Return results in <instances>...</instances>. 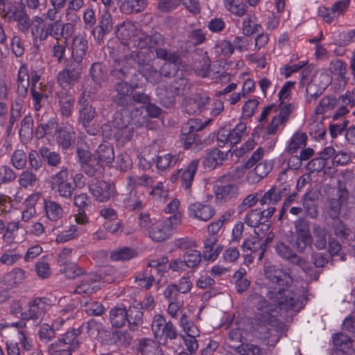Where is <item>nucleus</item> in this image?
I'll return each mask as SVG.
<instances>
[{"label":"nucleus","instance_id":"nucleus-1","mask_svg":"<svg viewBox=\"0 0 355 355\" xmlns=\"http://www.w3.org/2000/svg\"><path fill=\"white\" fill-rule=\"evenodd\" d=\"M142 73L147 81L155 84L162 79V73L152 64L147 62L145 52L133 51L129 56L114 60L111 75L119 80H136L138 73Z\"/></svg>","mask_w":355,"mask_h":355},{"label":"nucleus","instance_id":"nucleus-2","mask_svg":"<svg viewBox=\"0 0 355 355\" xmlns=\"http://www.w3.org/2000/svg\"><path fill=\"white\" fill-rule=\"evenodd\" d=\"M264 277L268 281L267 292L281 294L293 284V279L285 269L268 264L263 268Z\"/></svg>","mask_w":355,"mask_h":355},{"label":"nucleus","instance_id":"nucleus-3","mask_svg":"<svg viewBox=\"0 0 355 355\" xmlns=\"http://www.w3.org/2000/svg\"><path fill=\"white\" fill-rule=\"evenodd\" d=\"M182 223V214L180 212L173 216L159 220L150 227L149 236L155 241L160 242L167 239Z\"/></svg>","mask_w":355,"mask_h":355},{"label":"nucleus","instance_id":"nucleus-4","mask_svg":"<svg viewBox=\"0 0 355 355\" xmlns=\"http://www.w3.org/2000/svg\"><path fill=\"white\" fill-rule=\"evenodd\" d=\"M266 297L275 302L282 310L299 311L304 306V298L293 291L286 289L281 294L270 291L266 293Z\"/></svg>","mask_w":355,"mask_h":355},{"label":"nucleus","instance_id":"nucleus-5","mask_svg":"<svg viewBox=\"0 0 355 355\" xmlns=\"http://www.w3.org/2000/svg\"><path fill=\"white\" fill-rule=\"evenodd\" d=\"M226 176L220 177L214 186L216 203L223 205L235 201L239 196V187L234 182L226 181Z\"/></svg>","mask_w":355,"mask_h":355},{"label":"nucleus","instance_id":"nucleus-6","mask_svg":"<svg viewBox=\"0 0 355 355\" xmlns=\"http://www.w3.org/2000/svg\"><path fill=\"white\" fill-rule=\"evenodd\" d=\"M82 73V64L69 61L57 75V83L62 88L60 91H70L79 81Z\"/></svg>","mask_w":355,"mask_h":355},{"label":"nucleus","instance_id":"nucleus-7","mask_svg":"<svg viewBox=\"0 0 355 355\" xmlns=\"http://www.w3.org/2000/svg\"><path fill=\"white\" fill-rule=\"evenodd\" d=\"M152 331L155 338L159 340L162 339L167 342L168 340H175L178 337V332L172 322H166L164 317L160 314L155 315L151 324Z\"/></svg>","mask_w":355,"mask_h":355},{"label":"nucleus","instance_id":"nucleus-8","mask_svg":"<svg viewBox=\"0 0 355 355\" xmlns=\"http://www.w3.org/2000/svg\"><path fill=\"white\" fill-rule=\"evenodd\" d=\"M349 193L345 187L339 186L336 193L328 196L326 200V210L328 216L332 219H338L341 208L348 203Z\"/></svg>","mask_w":355,"mask_h":355},{"label":"nucleus","instance_id":"nucleus-9","mask_svg":"<svg viewBox=\"0 0 355 355\" xmlns=\"http://www.w3.org/2000/svg\"><path fill=\"white\" fill-rule=\"evenodd\" d=\"M68 175L67 168L62 167L58 173L51 177L50 181L51 190L55 191L60 197L65 199H71L75 191L73 184L67 182Z\"/></svg>","mask_w":355,"mask_h":355},{"label":"nucleus","instance_id":"nucleus-10","mask_svg":"<svg viewBox=\"0 0 355 355\" xmlns=\"http://www.w3.org/2000/svg\"><path fill=\"white\" fill-rule=\"evenodd\" d=\"M135 82L129 83L127 81H119L114 85L112 101L118 106L127 107L131 106V96L137 88Z\"/></svg>","mask_w":355,"mask_h":355},{"label":"nucleus","instance_id":"nucleus-11","mask_svg":"<svg viewBox=\"0 0 355 355\" xmlns=\"http://www.w3.org/2000/svg\"><path fill=\"white\" fill-rule=\"evenodd\" d=\"M246 131L247 126L244 123H238L232 130L221 128L217 133L218 145L220 147H223L227 143L236 145L241 141L243 136L247 135Z\"/></svg>","mask_w":355,"mask_h":355},{"label":"nucleus","instance_id":"nucleus-12","mask_svg":"<svg viewBox=\"0 0 355 355\" xmlns=\"http://www.w3.org/2000/svg\"><path fill=\"white\" fill-rule=\"evenodd\" d=\"M252 300L257 309L260 311L256 315V320L263 325H268L272 322L275 320L272 314L275 311L274 305L258 294L254 295Z\"/></svg>","mask_w":355,"mask_h":355},{"label":"nucleus","instance_id":"nucleus-13","mask_svg":"<svg viewBox=\"0 0 355 355\" xmlns=\"http://www.w3.org/2000/svg\"><path fill=\"white\" fill-rule=\"evenodd\" d=\"M90 91L85 89L78 98V121L82 124L91 123L96 116L97 112L89 101Z\"/></svg>","mask_w":355,"mask_h":355},{"label":"nucleus","instance_id":"nucleus-14","mask_svg":"<svg viewBox=\"0 0 355 355\" xmlns=\"http://www.w3.org/2000/svg\"><path fill=\"white\" fill-rule=\"evenodd\" d=\"M89 190L94 198L99 202H106L114 196V186L104 180H93L89 184Z\"/></svg>","mask_w":355,"mask_h":355},{"label":"nucleus","instance_id":"nucleus-15","mask_svg":"<svg viewBox=\"0 0 355 355\" xmlns=\"http://www.w3.org/2000/svg\"><path fill=\"white\" fill-rule=\"evenodd\" d=\"M49 300L45 297L35 298L28 303V309L21 313V319L40 321L49 306Z\"/></svg>","mask_w":355,"mask_h":355},{"label":"nucleus","instance_id":"nucleus-16","mask_svg":"<svg viewBox=\"0 0 355 355\" xmlns=\"http://www.w3.org/2000/svg\"><path fill=\"white\" fill-rule=\"evenodd\" d=\"M179 92L180 87L176 80L169 84L161 85L156 89L160 103L166 107H170L174 104L175 96Z\"/></svg>","mask_w":355,"mask_h":355},{"label":"nucleus","instance_id":"nucleus-17","mask_svg":"<svg viewBox=\"0 0 355 355\" xmlns=\"http://www.w3.org/2000/svg\"><path fill=\"white\" fill-rule=\"evenodd\" d=\"M88 42L86 37L82 33L76 34L73 37L71 46V62L82 64L83 58L88 51Z\"/></svg>","mask_w":355,"mask_h":355},{"label":"nucleus","instance_id":"nucleus-18","mask_svg":"<svg viewBox=\"0 0 355 355\" xmlns=\"http://www.w3.org/2000/svg\"><path fill=\"white\" fill-rule=\"evenodd\" d=\"M215 214V209L209 204L200 202L191 203L188 207V216L202 221H207Z\"/></svg>","mask_w":355,"mask_h":355},{"label":"nucleus","instance_id":"nucleus-19","mask_svg":"<svg viewBox=\"0 0 355 355\" xmlns=\"http://www.w3.org/2000/svg\"><path fill=\"white\" fill-rule=\"evenodd\" d=\"M132 338L130 334L124 331H114L110 332L104 339H101V343L107 345H113L118 348L128 347L131 343Z\"/></svg>","mask_w":355,"mask_h":355},{"label":"nucleus","instance_id":"nucleus-20","mask_svg":"<svg viewBox=\"0 0 355 355\" xmlns=\"http://www.w3.org/2000/svg\"><path fill=\"white\" fill-rule=\"evenodd\" d=\"M242 248L245 252H251L250 257L252 259L257 258L258 261H261L264 256L266 245L262 243L258 236H252L243 241Z\"/></svg>","mask_w":355,"mask_h":355},{"label":"nucleus","instance_id":"nucleus-21","mask_svg":"<svg viewBox=\"0 0 355 355\" xmlns=\"http://www.w3.org/2000/svg\"><path fill=\"white\" fill-rule=\"evenodd\" d=\"M32 33L40 40H45L49 36H52L55 40H59L60 21H55L42 26L40 24L35 25Z\"/></svg>","mask_w":355,"mask_h":355},{"label":"nucleus","instance_id":"nucleus-22","mask_svg":"<svg viewBox=\"0 0 355 355\" xmlns=\"http://www.w3.org/2000/svg\"><path fill=\"white\" fill-rule=\"evenodd\" d=\"M198 164L199 160L195 159H193L184 169L178 171V175L180 180L181 186L184 189L188 190L191 188Z\"/></svg>","mask_w":355,"mask_h":355},{"label":"nucleus","instance_id":"nucleus-23","mask_svg":"<svg viewBox=\"0 0 355 355\" xmlns=\"http://www.w3.org/2000/svg\"><path fill=\"white\" fill-rule=\"evenodd\" d=\"M60 112L62 116L70 117L74 110L75 100L70 91H59L57 93Z\"/></svg>","mask_w":355,"mask_h":355},{"label":"nucleus","instance_id":"nucleus-24","mask_svg":"<svg viewBox=\"0 0 355 355\" xmlns=\"http://www.w3.org/2000/svg\"><path fill=\"white\" fill-rule=\"evenodd\" d=\"M286 185L284 187H277V186L272 187L268 191H266L261 198L259 200L261 205L264 206H274L277 205L285 194V191L288 190Z\"/></svg>","mask_w":355,"mask_h":355},{"label":"nucleus","instance_id":"nucleus-25","mask_svg":"<svg viewBox=\"0 0 355 355\" xmlns=\"http://www.w3.org/2000/svg\"><path fill=\"white\" fill-rule=\"evenodd\" d=\"M98 277L94 274L85 275L80 282L76 286L74 293L86 294L87 295L95 293L99 286L97 284Z\"/></svg>","mask_w":355,"mask_h":355},{"label":"nucleus","instance_id":"nucleus-26","mask_svg":"<svg viewBox=\"0 0 355 355\" xmlns=\"http://www.w3.org/2000/svg\"><path fill=\"white\" fill-rule=\"evenodd\" d=\"M127 309L123 305H116L110 311V322L112 327L120 328L128 322Z\"/></svg>","mask_w":355,"mask_h":355},{"label":"nucleus","instance_id":"nucleus-27","mask_svg":"<svg viewBox=\"0 0 355 355\" xmlns=\"http://www.w3.org/2000/svg\"><path fill=\"white\" fill-rule=\"evenodd\" d=\"M76 134L72 129L67 128H60L58 132L56 141L58 146L62 150H68L75 144Z\"/></svg>","mask_w":355,"mask_h":355},{"label":"nucleus","instance_id":"nucleus-28","mask_svg":"<svg viewBox=\"0 0 355 355\" xmlns=\"http://www.w3.org/2000/svg\"><path fill=\"white\" fill-rule=\"evenodd\" d=\"M86 332L90 337L97 338L101 343L107 334V330L105 324L94 319L89 320L85 324Z\"/></svg>","mask_w":355,"mask_h":355},{"label":"nucleus","instance_id":"nucleus-29","mask_svg":"<svg viewBox=\"0 0 355 355\" xmlns=\"http://www.w3.org/2000/svg\"><path fill=\"white\" fill-rule=\"evenodd\" d=\"M148 5V0H123L119 6L120 11L125 15L143 12Z\"/></svg>","mask_w":355,"mask_h":355},{"label":"nucleus","instance_id":"nucleus-30","mask_svg":"<svg viewBox=\"0 0 355 355\" xmlns=\"http://www.w3.org/2000/svg\"><path fill=\"white\" fill-rule=\"evenodd\" d=\"M44 210L47 218L53 222H59L64 216V210L61 205L51 200L44 201Z\"/></svg>","mask_w":355,"mask_h":355},{"label":"nucleus","instance_id":"nucleus-31","mask_svg":"<svg viewBox=\"0 0 355 355\" xmlns=\"http://www.w3.org/2000/svg\"><path fill=\"white\" fill-rule=\"evenodd\" d=\"M272 168V164L268 161H263L259 163L254 171L249 173L248 179L253 182H258L266 177Z\"/></svg>","mask_w":355,"mask_h":355},{"label":"nucleus","instance_id":"nucleus-32","mask_svg":"<svg viewBox=\"0 0 355 355\" xmlns=\"http://www.w3.org/2000/svg\"><path fill=\"white\" fill-rule=\"evenodd\" d=\"M30 85V76L28 68L22 65L18 71L17 91L20 96L24 97L28 94V89Z\"/></svg>","mask_w":355,"mask_h":355},{"label":"nucleus","instance_id":"nucleus-33","mask_svg":"<svg viewBox=\"0 0 355 355\" xmlns=\"http://www.w3.org/2000/svg\"><path fill=\"white\" fill-rule=\"evenodd\" d=\"M231 348L239 355H263V351L259 346L251 343H232Z\"/></svg>","mask_w":355,"mask_h":355},{"label":"nucleus","instance_id":"nucleus-34","mask_svg":"<svg viewBox=\"0 0 355 355\" xmlns=\"http://www.w3.org/2000/svg\"><path fill=\"white\" fill-rule=\"evenodd\" d=\"M139 350L142 355H164L160 346L155 341L148 338L140 340Z\"/></svg>","mask_w":355,"mask_h":355},{"label":"nucleus","instance_id":"nucleus-35","mask_svg":"<svg viewBox=\"0 0 355 355\" xmlns=\"http://www.w3.org/2000/svg\"><path fill=\"white\" fill-rule=\"evenodd\" d=\"M116 33L119 38L123 40H129L136 37L137 29L132 22L124 21L116 26Z\"/></svg>","mask_w":355,"mask_h":355},{"label":"nucleus","instance_id":"nucleus-36","mask_svg":"<svg viewBox=\"0 0 355 355\" xmlns=\"http://www.w3.org/2000/svg\"><path fill=\"white\" fill-rule=\"evenodd\" d=\"M261 28L257 23V18L254 14L248 15L243 20L242 31L245 36H251L258 33Z\"/></svg>","mask_w":355,"mask_h":355},{"label":"nucleus","instance_id":"nucleus-37","mask_svg":"<svg viewBox=\"0 0 355 355\" xmlns=\"http://www.w3.org/2000/svg\"><path fill=\"white\" fill-rule=\"evenodd\" d=\"M137 252L130 247L116 248L110 252V258L113 261H126L135 257Z\"/></svg>","mask_w":355,"mask_h":355},{"label":"nucleus","instance_id":"nucleus-38","mask_svg":"<svg viewBox=\"0 0 355 355\" xmlns=\"http://www.w3.org/2000/svg\"><path fill=\"white\" fill-rule=\"evenodd\" d=\"M80 334V331L78 329H72L67 331L60 338L57 340H60V343L63 345L68 346L69 349L73 352L79 345L78 336Z\"/></svg>","mask_w":355,"mask_h":355},{"label":"nucleus","instance_id":"nucleus-39","mask_svg":"<svg viewBox=\"0 0 355 355\" xmlns=\"http://www.w3.org/2000/svg\"><path fill=\"white\" fill-rule=\"evenodd\" d=\"M24 279V270L19 268H15L5 275L3 281L5 285L8 287L12 288L21 284Z\"/></svg>","mask_w":355,"mask_h":355},{"label":"nucleus","instance_id":"nucleus-40","mask_svg":"<svg viewBox=\"0 0 355 355\" xmlns=\"http://www.w3.org/2000/svg\"><path fill=\"white\" fill-rule=\"evenodd\" d=\"M31 95L33 101H35L34 107L36 110H39L41 107L40 98L44 96L43 94L37 92V89L42 88V83H39L40 80V76L36 71L31 72Z\"/></svg>","mask_w":355,"mask_h":355},{"label":"nucleus","instance_id":"nucleus-41","mask_svg":"<svg viewBox=\"0 0 355 355\" xmlns=\"http://www.w3.org/2000/svg\"><path fill=\"white\" fill-rule=\"evenodd\" d=\"M127 114L128 112L125 110H121L114 114L112 120L110 121V126L113 132L120 128H125L127 125L130 123V118Z\"/></svg>","mask_w":355,"mask_h":355},{"label":"nucleus","instance_id":"nucleus-42","mask_svg":"<svg viewBox=\"0 0 355 355\" xmlns=\"http://www.w3.org/2000/svg\"><path fill=\"white\" fill-rule=\"evenodd\" d=\"M224 160V153L218 148H213L206 155L203 164L205 167L213 169L220 165Z\"/></svg>","mask_w":355,"mask_h":355},{"label":"nucleus","instance_id":"nucleus-43","mask_svg":"<svg viewBox=\"0 0 355 355\" xmlns=\"http://www.w3.org/2000/svg\"><path fill=\"white\" fill-rule=\"evenodd\" d=\"M96 155L100 162L111 164L114 159V148L108 144H101L96 151Z\"/></svg>","mask_w":355,"mask_h":355},{"label":"nucleus","instance_id":"nucleus-44","mask_svg":"<svg viewBox=\"0 0 355 355\" xmlns=\"http://www.w3.org/2000/svg\"><path fill=\"white\" fill-rule=\"evenodd\" d=\"M211 121V119H209L205 123H202L201 121L198 119H191L188 120L182 127V137L195 134L202 130Z\"/></svg>","mask_w":355,"mask_h":355},{"label":"nucleus","instance_id":"nucleus-45","mask_svg":"<svg viewBox=\"0 0 355 355\" xmlns=\"http://www.w3.org/2000/svg\"><path fill=\"white\" fill-rule=\"evenodd\" d=\"M178 160L179 155L178 154L167 153L158 155L156 159V166L159 171H164L175 166Z\"/></svg>","mask_w":355,"mask_h":355},{"label":"nucleus","instance_id":"nucleus-46","mask_svg":"<svg viewBox=\"0 0 355 355\" xmlns=\"http://www.w3.org/2000/svg\"><path fill=\"white\" fill-rule=\"evenodd\" d=\"M127 313L128 322L131 329H135V327L142 324L144 313L139 306H130L127 309Z\"/></svg>","mask_w":355,"mask_h":355},{"label":"nucleus","instance_id":"nucleus-47","mask_svg":"<svg viewBox=\"0 0 355 355\" xmlns=\"http://www.w3.org/2000/svg\"><path fill=\"white\" fill-rule=\"evenodd\" d=\"M42 160L50 166H57L61 162V157L58 153L51 151L47 147L42 146L39 150Z\"/></svg>","mask_w":355,"mask_h":355},{"label":"nucleus","instance_id":"nucleus-48","mask_svg":"<svg viewBox=\"0 0 355 355\" xmlns=\"http://www.w3.org/2000/svg\"><path fill=\"white\" fill-rule=\"evenodd\" d=\"M314 155V150L312 148H306L301 150L300 155L291 157L288 160V166L293 169H297L302 165V161L309 160Z\"/></svg>","mask_w":355,"mask_h":355},{"label":"nucleus","instance_id":"nucleus-49","mask_svg":"<svg viewBox=\"0 0 355 355\" xmlns=\"http://www.w3.org/2000/svg\"><path fill=\"white\" fill-rule=\"evenodd\" d=\"M307 135L304 132H295L291 137L287 152L289 154L295 153L299 148L306 146Z\"/></svg>","mask_w":355,"mask_h":355},{"label":"nucleus","instance_id":"nucleus-50","mask_svg":"<svg viewBox=\"0 0 355 355\" xmlns=\"http://www.w3.org/2000/svg\"><path fill=\"white\" fill-rule=\"evenodd\" d=\"M156 57L158 59L165 60L169 63L178 66L181 63V58L175 51H168L166 49L159 47L155 51Z\"/></svg>","mask_w":355,"mask_h":355},{"label":"nucleus","instance_id":"nucleus-51","mask_svg":"<svg viewBox=\"0 0 355 355\" xmlns=\"http://www.w3.org/2000/svg\"><path fill=\"white\" fill-rule=\"evenodd\" d=\"M182 258L187 268H196L201 262L202 255L200 251L189 249L183 254Z\"/></svg>","mask_w":355,"mask_h":355},{"label":"nucleus","instance_id":"nucleus-52","mask_svg":"<svg viewBox=\"0 0 355 355\" xmlns=\"http://www.w3.org/2000/svg\"><path fill=\"white\" fill-rule=\"evenodd\" d=\"M313 243L312 236L295 235L291 244L299 253H304L307 248H311Z\"/></svg>","mask_w":355,"mask_h":355},{"label":"nucleus","instance_id":"nucleus-53","mask_svg":"<svg viewBox=\"0 0 355 355\" xmlns=\"http://www.w3.org/2000/svg\"><path fill=\"white\" fill-rule=\"evenodd\" d=\"M194 68L199 76L206 77L209 73L210 60L205 55H198L194 58Z\"/></svg>","mask_w":355,"mask_h":355},{"label":"nucleus","instance_id":"nucleus-54","mask_svg":"<svg viewBox=\"0 0 355 355\" xmlns=\"http://www.w3.org/2000/svg\"><path fill=\"white\" fill-rule=\"evenodd\" d=\"M313 242L315 248L319 250H324L327 246V231L325 229L317 226L313 229Z\"/></svg>","mask_w":355,"mask_h":355},{"label":"nucleus","instance_id":"nucleus-55","mask_svg":"<svg viewBox=\"0 0 355 355\" xmlns=\"http://www.w3.org/2000/svg\"><path fill=\"white\" fill-rule=\"evenodd\" d=\"M123 202L125 207L130 209L131 210H139L143 207L141 200L138 197L137 191L133 189L126 195L123 200Z\"/></svg>","mask_w":355,"mask_h":355},{"label":"nucleus","instance_id":"nucleus-56","mask_svg":"<svg viewBox=\"0 0 355 355\" xmlns=\"http://www.w3.org/2000/svg\"><path fill=\"white\" fill-rule=\"evenodd\" d=\"M49 355H72L69 347L60 343V340H55L49 343L46 348Z\"/></svg>","mask_w":355,"mask_h":355},{"label":"nucleus","instance_id":"nucleus-57","mask_svg":"<svg viewBox=\"0 0 355 355\" xmlns=\"http://www.w3.org/2000/svg\"><path fill=\"white\" fill-rule=\"evenodd\" d=\"M38 336L40 341L44 344L53 342L56 337L54 329L46 323L42 324L40 327Z\"/></svg>","mask_w":355,"mask_h":355},{"label":"nucleus","instance_id":"nucleus-58","mask_svg":"<svg viewBox=\"0 0 355 355\" xmlns=\"http://www.w3.org/2000/svg\"><path fill=\"white\" fill-rule=\"evenodd\" d=\"M80 303L84 307V311L89 315H101L104 312V307L98 302L85 300H82Z\"/></svg>","mask_w":355,"mask_h":355},{"label":"nucleus","instance_id":"nucleus-59","mask_svg":"<svg viewBox=\"0 0 355 355\" xmlns=\"http://www.w3.org/2000/svg\"><path fill=\"white\" fill-rule=\"evenodd\" d=\"M181 138L184 141V147L187 149L191 148L198 150L203 147L202 139L197 133L182 136Z\"/></svg>","mask_w":355,"mask_h":355},{"label":"nucleus","instance_id":"nucleus-60","mask_svg":"<svg viewBox=\"0 0 355 355\" xmlns=\"http://www.w3.org/2000/svg\"><path fill=\"white\" fill-rule=\"evenodd\" d=\"M261 209H251L245 216L244 223L250 227H257L259 224H263L266 220L262 221Z\"/></svg>","mask_w":355,"mask_h":355},{"label":"nucleus","instance_id":"nucleus-61","mask_svg":"<svg viewBox=\"0 0 355 355\" xmlns=\"http://www.w3.org/2000/svg\"><path fill=\"white\" fill-rule=\"evenodd\" d=\"M38 181L37 175L29 171H24L19 177V184L24 188L33 187Z\"/></svg>","mask_w":355,"mask_h":355},{"label":"nucleus","instance_id":"nucleus-62","mask_svg":"<svg viewBox=\"0 0 355 355\" xmlns=\"http://www.w3.org/2000/svg\"><path fill=\"white\" fill-rule=\"evenodd\" d=\"M73 204L80 211H89L91 207V198L85 193L74 196Z\"/></svg>","mask_w":355,"mask_h":355},{"label":"nucleus","instance_id":"nucleus-63","mask_svg":"<svg viewBox=\"0 0 355 355\" xmlns=\"http://www.w3.org/2000/svg\"><path fill=\"white\" fill-rule=\"evenodd\" d=\"M302 203L307 215L311 218H316L318 214V207L309 193L304 194Z\"/></svg>","mask_w":355,"mask_h":355},{"label":"nucleus","instance_id":"nucleus-64","mask_svg":"<svg viewBox=\"0 0 355 355\" xmlns=\"http://www.w3.org/2000/svg\"><path fill=\"white\" fill-rule=\"evenodd\" d=\"M90 74L92 80L96 83L100 84L105 78V71L103 66L100 62H94L90 68Z\"/></svg>","mask_w":355,"mask_h":355}]
</instances>
